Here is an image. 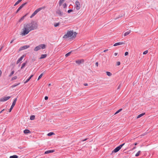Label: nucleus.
Segmentation results:
<instances>
[{
  "mask_svg": "<svg viewBox=\"0 0 158 158\" xmlns=\"http://www.w3.org/2000/svg\"><path fill=\"white\" fill-rule=\"evenodd\" d=\"M26 24L27 25V27H29L31 31L37 29L38 27L37 23L33 21H32L30 23Z\"/></svg>",
  "mask_w": 158,
  "mask_h": 158,
  "instance_id": "f257e3e1",
  "label": "nucleus"
},
{
  "mask_svg": "<svg viewBox=\"0 0 158 158\" xmlns=\"http://www.w3.org/2000/svg\"><path fill=\"white\" fill-rule=\"evenodd\" d=\"M77 34V33L75 32H74L73 31H68L67 34L64 35L63 38H67L70 37L71 38L73 39L76 37Z\"/></svg>",
  "mask_w": 158,
  "mask_h": 158,
  "instance_id": "f03ea898",
  "label": "nucleus"
},
{
  "mask_svg": "<svg viewBox=\"0 0 158 158\" xmlns=\"http://www.w3.org/2000/svg\"><path fill=\"white\" fill-rule=\"evenodd\" d=\"M27 25L25 24L24 26V28L23 29V31L22 32L21 35H25L28 34L29 32L31 31L29 27H27Z\"/></svg>",
  "mask_w": 158,
  "mask_h": 158,
  "instance_id": "7ed1b4c3",
  "label": "nucleus"
},
{
  "mask_svg": "<svg viewBox=\"0 0 158 158\" xmlns=\"http://www.w3.org/2000/svg\"><path fill=\"white\" fill-rule=\"evenodd\" d=\"M46 47V46L45 44H41L35 47L34 50L35 51H37L41 49H44Z\"/></svg>",
  "mask_w": 158,
  "mask_h": 158,
  "instance_id": "20e7f679",
  "label": "nucleus"
},
{
  "mask_svg": "<svg viewBox=\"0 0 158 158\" xmlns=\"http://www.w3.org/2000/svg\"><path fill=\"white\" fill-rule=\"evenodd\" d=\"M44 7H42L40 8H39L37 9L30 16L31 18H32L39 11L41 10L43 8H44Z\"/></svg>",
  "mask_w": 158,
  "mask_h": 158,
  "instance_id": "39448f33",
  "label": "nucleus"
},
{
  "mask_svg": "<svg viewBox=\"0 0 158 158\" xmlns=\"http://www.w3.org/2000/svg\"><path fill=\"white\" fill-rule=\"evenodd\" d=\"M17 101V98H15L13 102V103L12 104V105L11 106V107H10V109L9 110V112H10L12 109H13V108L14 107V106H15V104H16V101Z\"/></svg>",
  "mask_w": 158,
  "mask_h": 158,
  "instance_id": "423d86ee",
  "label": "nucleus"
},
{
  "mask_svg": "<svg viewBox=\"0 0 158 158\" xmlns=\"http://www.w3.org/2000/svg\"><path fill=\"white\" fill-rule=\"evenodd\" d=\"M75 6L76 9L79 10L81 7V5L79 2L78 1H76L75 2Z\"/></svg>",
  "mask_w": 158,
  "mask_h": 158,
  "instance_id": "0eeeda50",
  "label": "nucleus"
},
{
  "mask_svg": "<svg viewBox=\"0 0 158 158\" xmlns=\"http://www.w3.org/2000/svg\"><path fill=\"white\" fill-rule=\"evenodd\" d=\"M10 96L4 97L0 99V102H5L9 99L10 98Z\"/></svg>",
  "mask_w": 158,
  "mask_h": 158,
  "instance_id": "6e6552de",
  "label": "nucleus"
},
{
  "mask_svg": "<svg viewBox=\"0 0 158 158\" xmlns=\"http://www.w3.org/2000/svg\"><path fill=\"white\" fill-rule=\"evenodd\" d=\"M27 4V2H26L23 4L17 10L16 13H17L25 5H26Z\"/></svg>",
  "mask_w": 158,
  "mask_h": 158,
  "instance_id": "1a4fd4ad",
  "label": "nucleus"
},
{
  "mask_svg": "<svg viewBox=\"0 0 158 158\" xmlns=\"http://www.w3.org/2000/svg\"><path fill=\"white\" fill-rule=\"evenodd\" d=\"M29 47H30V46L29 45H25V46H23L22 47H21L20 48V49H19V51H20L21 50L26 49L29 48Z\"/></svg>",
  "mask_w": 158,
  "mask_h": 158,
  "instance_id": "9d476101",
  "label": "nucleus"
},
{
  "mask_svg": "<svg viewBox=\"0 0 158 158\" xmlns=\"http://www.w3.org/2000/svg\"><path fill=\"white\" fill-rule=\"evenodd\" d=\"M56 13L60 16H61L63 15V13L61 12L60 10L58 9L56 11Z\"/></svg>",
  "mask_w": 158,
  "mask_h": 158,
  "instance_id": "9b49d317",
  "label": "nucleus"
},
{
  "mask_svg": "<svg viewBox=\"0 0 158 158\" xmlns=\"http://www.w3.org/2000/svg\"><path fill=\"white\" fill-rule=\"evenodd\" d=\"M120 150V149L118 147H117L112 151L111 154H112L114 152L116 153L118 152Z\"/></svg>",
  "mask_w": 158,
  "mask_h": 158,
  "instance_id": "f8f14e48",
  "label": "nucleus"
},
{
  "mask_svg": "<svg viewBox=\"0 0 158 158\" xmlns=\"http://www.w3.org/2000/svg\"><path fill=\"white\" fill-rule=\"evenodd\" d=\"M84 62V60L83 59H81L80 60H77L75 62L77 64H80L82 63H83Z\"/></svg>",
  "mask_w": 158,
  "mask_h": 158,
  "instance_id": "ddd939ff",
  "label": "nucleus"
},
{
  "mask_svg": "<svg viewBox=\"0 0 158 158\" xmlns=\"http://www.w3.org/2000/svg\"><path fill=\"white\" fill-rule=\"evenodd\" d=\"M25 56L24 55H23L22 56H21L19 59V60H17V63H16L17 64H18L20 61H21V60H23V58Z\"/></svg>",
  "mask_w": 158,
  "mask_h": 158,
  "instance_id": "4468645a",
  "label": "nucleus"
},
{
  "mask_svg": "<svg viewBox=\"0 0 158 158\" xmlns=\"http://www.w3.org/2000/svg\"><path fill=\"white\" fill-rule=\"evenodd\" d=\"M124 44V42H119L117 43H115V44H114L113 46H118V45L123 44Z\"/></svg>",
  "mask_w": 158,
  "mask_h": 158,
  "instance_id": "2eb2a0df",
  "label": "nucleus"
},
{
  "mask_svg": "<svg viewBox=\"0 0 158 158\" xmlns=\"http://www.w3.org/2000/svg\"><path fill=\"white\" fill-rule=\"evenodd\" d=\"M54 152V150H49L45 151L44 154H48L49 153H52Z\"/></svg>",
  "mask_w": 158,
  "mask_h": 158,
  "instance_id": "dca6fc26",
  "label": "nucleus"
},
{
  "mask_svg": "<svg viewBox=\"0 0 158 158\" xmlns=\"http://www.w3.org/2000/svg\"><path fill=\"white\" fill-rule=\"evenodd\" d=\"M23 132L25 134H27L28 133H31V132L28 129H25L23 131Z\"/></svg>",
  "mask_w": 158,
  "mask_h": 158,
  "instance_id": "f3484780",
  "label": "nucleus"
},
{
  "mask_svg": "<svg viewBox=\"0 0 158 158\" xmlns=\"http://www.w3.org/2000/svg\"><path fill=\"white\" fill-rule=\"evenodd\" d=\"M33 76V75H31L25 81H24V83L26 84L28 82V81H30L31 79Z\"/></svg>",
  "mask_w": 158,
  "mask_h": 158,
  "instance_id": "a211bd4d",
  "label": "nucleus"
},
{
  "mask_svg": "<svg viewBox=\"0 0 158 158\" xmlns=\"http://www.w3.org/2000/svg\"><path fill=\"white\" fill-rule=\"evenodd\" d=\"M47 56V55L46 54H42L41 56L40 57V59H42L46 57Z\"/></svg>",
  "mask_w": 158,
  "mask_h": 158,
  "instance_id": "6ab92c4d",
  "label": "nucleus"
},
{
  "mask_svg": "<svg viewBox=\"0 0 158 158\" xmlns=\"http://www.w3.org/2000/svg\"><path fill=\"white\" fill-rule=\"evenodd\" d=\"M145 114V113H143L141 114H139L137 117V118H140V117H141L142 116H143Z\"/></svg>",
  "mask_w": 158,
  "mask_h": 158,
  "instance_id": "aec40b11",
  "label": "nucleus"
},
{
  "mask_svg": "<svg viewBox=\"0 0 158 158\" xmlns=\"http://www.w3.org/2000/svg\"><path fill=\"white\" fill-rule=\"evenodd\" d=\"M131 32V31L130 30H129V31H127V32H125L124 34V36H126L127 35H129L130 33Z\"/></svg>",
  "mask_w": 158,
  "mask_h": 158,
  "instance_id": "412c9836",
  "label": "nucleus"
},
{
  "mask_svg": "<svg viewBox=\"0 0 158 158\" xmlns=\"http://www.w3.org/2000/svg\"><path fill=\"white\" fill-rule=\"evenodd\" d=\"M20 84V83H17V84H14L13 85H12L11 86V87L13 88H14L17 86H18V85H19V84Z\"/></svg>",
  "mask_w": 158,
  "mask_h": 158,
  "instance_id": "4be33fe9",
  "label": "nucleus"
},
{
  "mask_svg": "<svg viewBox=\"0 0 158 158\" xmlns=\"http://www.w3.org/2000/svg\"><path fill=\"white\" fill-rule=\"evenodd\" d=\"M35 116L34 115H32L30 116V119L31 120H33L35 119Z\"/></svg>",
  "mask_w": 158,
  "mask_h": 158,
  "instance_id": "5701e85b",
  "label": "nucleus"
},
{
  "mask_svg": "<svg viewBox=\"0 0 158 158\" xmlns=\"http://www.w3.org/2000/svg\"><path fill=\"white\" fill-rule=\"evenodd\" d=\"M18 156L16 155H14L13 156H10V158H18Z\"/></svg>",
  "mask_w": 158,
  "mask_h": 158,
  "instance_id": "b1692460",
  "label": "nucleus"
},
{
  "mask_svg": "<svg viewBox=\"0 0 158 158\" xmlns=\"http://www.w3.org/2000/svg\"><path fill=\"white\" fill-rule=\"evenodd\" d=\"M26 16V15H24L20 19L19 22H21L24 19V18Z\"/></svg>",
  "mask_w": 158,
  "mask_h": 158,
  "instance_id": "393cba45",
  "label": "nucleus"
},
{
  "mask_svg": "<svg viewBox=\"0 0 158 158\" xmlns=\"http://www.w3.org/2000/svg\"><path fill=\"white\" fill-rule=\"evenodd\" d=\"M54 135H55V133H54L53 132H50L47 134V135L49 136H51Z\"/></svg>",
  "mask_w": 158,
  "mask_h": 158,
  "instance_id": "a878e982",
  "label": "nucleus"
},
{
  "mask_svg": "<svg viewBox=\"0 0 158 158\" xmlns=\"http://www.w3.org/2000/svg\"><path fill=\"white\" fill-rule=\"evenodd\" d=\"M22 0H18L15 4L14 6H15L20 3Z\"/></svg>",
  "mask_w": 158,
  "mask_h": 158,
  "instance_id": "bb28decb",
  "label": "nucleus"
},
{
  "mask_svg": "<svg viewBox=\"0 0 158 158\" xmlns=\"http://www.w3.org/2000/svg\"><path fill=\"white\" fill-rule=\"evenodd\" d=\"M15 71L14 70H13L12 71V72H11V73L9 74V77H11L14 73Z\"/></svg>",
  "mask_w": 158,
  "mask_h": 158,
  "instance_id": "cd10ccee",
  "label": "nucleus"
},
{
  "mask_svg": "<svg viewBox=\"0 0 158 158\" xmlns=\"http://www.w3.org/2000/svg\"><path fill=\"white\" fill-rule=\"evenodd\" d=\"M71 52H72V51H71V52H69L68 53H67V54H66L65 55V57H68L70 55V54L71 53Z\"/></svg>",
  "mask_w": 158,
  "mask_h": 158,
  "instance_id": "c85d7f7f",
  "label": "nucleus"
},
{
  "mask_svg": "<svg viewBox=\"0 0 158 158\" xmlns=\"http://www.w3.org/2000/svg\"><path fill=\"white\" fill-rule=\"evenodd\" d=\"M124 144L125 143H123V144L120 145L118 147L120 149L124 145Z\"/></svg>",
  "mask_w": 158,
  "mask_h": 158,
  "instance_id": "c756f323",
  "label": "nucleus"
},
{
  "mask_svg": "<svg viewBox=\"0 0 158 158\" xmlns=\"http://www.w3.org/2000/svg\"><path fill=\"white\" fill-rule=\"evenodd\" d=\"M27 64V62H26L22 64V66L21 67V69H22Z\"/></svg>",
  "mask_w": 158,
  "mask_h": 158,
  "instance_id": "7c9ffc66",
  "label": "nucleus"
},
{
  "mask_svg": "<svg viewBox=\"0 0 158 158\" xmlns=\"http://www.w3.org/2000/svg\"><path fill=\"white\" fill-rule=\"evenodd\" d=\"M106 74L109 76H110L112 75L111 73L109 72H106Z\"/></svg>",
  "mask_w": 158,
  "mask_h": 158,
  "instance_id": "2f4dec72",
  "label": "nucleus"
},
{
  "mask_svg": "<svg viewBox=\"0 0 158 158\" xmlns=\"http://www.w3.org/2000/svg\"><path fill=\"white\" fill-rule=\"evenodd\" d=\"M122 109H119V110H117L115 113L114 114H118V113H119L121 111H122Z\"/></svg>",
  "mask_w": 158,
  "mask_h": 158,
  "instance_id": "473e14b6",
  "label": "nucleus"
},
{
  "mask_svg": "<svg viewBox=\"0 0 158 158\" xmlns=\"http://www.w3.org/2000/svg\"><path fill=\"white\" fill-rule=\"evenodd\" d=\"M64 2L63 0H60L59 2V5L60 6L62 3Z\"/></svg>",
  "mask_w": 158,
  "mask_h": 158,
  "instance_id": "72a5a7b5",
  "label": "nucleus"
},
{
  "mask_svg": "<svg viewBox=\"0 0 158 158\" xmlns=\"http://www.w3.org/2000/svg\"><path fill=\"white\" fill-rule=\"evenodd\" d=\"M43 74H44V73H41L39 77L38 78V80H39V79H40L42 77V76H43Z\"/></svg>",
  "mask_w": 158,
  "mask_h": 158,
  "instance_id": "f704fd0d",
  "label": "nucleus"
},
{
  "mask_svg": "<svg viewBox=\"0 0 158 158\" xmlns=\"http://www.w3.org/2000/svg\"><path fill=\"white\" fill-rule=\"evenodd\" d=\"M140 152H141L140 151H138V152L136 154L135 156L137 157L139 156V154L140 153Z\"/></svg>",
  "mask_w": 158,
  "mask_h": 158,
  "instance_id": "c9c22d12",
  "label": "nucleus"
},
{
  "mask_svg": "<svg viewBox=\"0 0 158 158\" xmlns=\"http://www.w3.org/2000/svg\"><path fill=\"white\" fill-rule=\"evenodd\" d=\"M17 78V77L16 76H14L11 78V81H13L15 80Z\"/></svg>",
  "mask_w": 158,
  "mask_h": 158,
  "instance_id": "e433bc0d",
  "label": "nucleus"
},
{
  "mask_svg": "<svg viewBox=\"0 0 158 158\" xmlns=\"http://www.w3.org/2000/svg\"><path fill=\"white\" fill-rule=\"evenodd\" d=\"M60 24L59 23H56L54 24V26L55 27H57Z\"/></svg>",
  "mask_w": 158,
  "mask_h": 158,
  "instance_id": "4c0bfd02",
  "label": "nucleus"
},
{
  "mask_svg": "<svg viewBox=\"0 0 158 158\" xmlns=\"http://www.w3.org/2000/svg\"><path fill=\"white\" fill-rule=\"evenodd\" d=\"M73 11V10L72 9H69L68 11V13H70L71 12H72Z\"/></svg>",
  "mask_w": 158,
  "mask_h": 158,
  "instance_id": "58836bf2",
  "label": "nucleus"
},
{
  "mask_svg": "<svg viewBox=\"0 0 158 158\" xmlns=\"http://www.w3.org/2000/svg\"><path fill=\"white\" fill-rule=\"evenodd\" d=\"M148 51L146 50L143 52V54H144V55L146 54H147L148 53Z\"/></svg>",
  "mask_w": 158,
  "mask_h": 158,
  "instance_id": "ea45409f",
  "label": "nucleus"
},
{
  "mask_svg": "<svg viewBox=\"0 0 158 158\" xmlns=\"http://www.w3.org/2000/svg\"><path fill=\"white\" fill-rule=\"evenodd\" d=\"M67 6V4L66 3H64L63 4V7L64 8H65Z\"/></svg>",
  "mask_w": 158,
  "mask_h": 158,
  "instance_id": "a19ab883",
  "label": "nucleus"
},
{
  "mask_svg": "<svg viewBox=\"0 0 158 158\" xmlns=\"http://www.w3.org/2000/svg\"><path fill=\"white\" fill-rule=\"evenodd\" d=\"M128 52H126L125 53L124 55H125V56H127L128 55Z\"/></svg>",
  "mask_w": 158,
  "mask_h": 158,
  "instance_id": "79ce46f5",
  "label": "nucleus"
},
{
  "mask_svg": "<svg viewBox=\"0 0 158 158\" xmlns=\"http://www.w3.org/2000/svg\"><path fill=\"white\" fill-rule=\"evenodd\" d=\"M120 64V62L119 61H118L117 62V65L118 66Z\"/></svg>",
  "mask_w": 158,
  "mask_h": 158,
  "instance_id": "37998d69",
  "label": "nucleus"
},
{
  "mask_svg": "<svg viewBox=\"0 0 158 158\" xmlns=\"http://www.w3.org/2000/svg\"><path fill=\"white\" fill-rule=\"evenodd\" d=\"M44 99L45 100H47L48 99V96H45V98H44Z\"/></svg>",
  "mask_w": 158,
  "mask_h": 158,
  "instance_id": "c03bdc74",
  "label": "nucleus"
},
{
  "mask_svg": "<svg viewBox=\"0 0 158 158\" xmlns=\"http://www.w3.org/2000/svg\"><path fill=\"white\" fill-rule=\"evenodd\" d=\"M4 47V46H1V48H0V52H1V50H2V48Z\"/></svg>",
  "mask_w": 158,
  "mask_h": 158,
  "instance_id": "a18cd8bd",
  "label": "nucleus"
},
{
  "mask_svg": "<svg viewBox=\"0 0 158 158\" xmlns=\"http://www.w3.org/2000/svg\"><path fill=\"white\" fill-rule=\"evenodd\" d=\"M121 86V84H120L118 86V87L117 88V89H120Z\"/></svg>",
  "mask_w": 158,
  "mask_h": 158,
  "instance_id": "49530a36",
  "label": "nucleus"
},
{
  "mask_svg": "<svg viewBox=\"0 0 158 158\" xmlns=\"http://www.w3.org/2000/svg\"><path fill=\"white\" fill-rule=\"evenodd\" d=\"M5 110V109H3L0 112V114L3 111H4V110Z\"/></svg>",
  "mask_w": 158,
  "mask_h": 158,
  "instance_id": "de8ad7c7",
  "label": "nucleus"
},
{
  "mask_svg": "<svg viewBox=\"0 0 158 158\" xmlns=\"http://www.w3.org/2000/svg\"><path fill=\"white\" fill-rule=\"evenodd\" d=\"M95 65H96V66H98V62H96L95 63Z\"/></svg>",
  "mask_w": 158,
  "mask_h": 158,
  "instance_id": "09e8293b",
  "label": "nucleus"
},
{
  "mask_svg": "<svg viewBox=\"0 0 158 158\" xmlns=\"http://www.w3.org/2000/svg\"><path fill=\"white\" fill-rule=\"evenodd\" d=\"M14 40H15V39H13V40H12L10 41V43H12L13 42V41H14Z\"/></svg>",
  "mask_w": 158,
  "mask_h": 158,
  "instance_id": "8fccbe9b",
  "label": "nucleus"
},
{
  "mask_svg": "<svg viewBox=\"0 0 158 158\" xmlns=\"http://www.w3.org/2000/svg\"><path fill=\"white\" fill-rule=\"evenodd\" d=\"M2 73V72L1 70H0V77L1 76Z\"/></svg>",
  "mask_w": 158,
  "mask_h": 158,
  "instance_id": "3c124183",
  "label": "nucleus"
},
{
  "mask_svg": "<svg viewBox=\"0 0 158 158\" xmlns=\"http://www.w3.org/2000/svg\"><path fill=\"white\" fill-rule=\"evenodd\" d=\"M108 51V49H106V50H104L103 52H107Z\"/></svg>",
  "mask_w": 158,
  "mask_h": 158,
  "instance_id": "603ef678",
  "label": "nucleus"
},
{
  "mask_svg": "<svg viewBox=\"0 0 158 158\" xmlns=\"http://www.w3.org/2000/svg\"><path fill=\"white\" fill-rule=\"evenodd\" d=\"M87 139H88L86 138V139H85L83 140L82 141H84L86 140Z\"/></svg>",
  "mask_w": 158,
  "mask_h": 158,
  "instance_id": "864d4df0",
  "label": "nucleus"
},
{
  "mask_svg": "<svg viewBox=\"0 0 158 158\" xmlns=\"http://www.w3.org/2000/svg\"><path fill=\"white\" fill-rule=\"evenodd\" d=\"M84 85L85 86H86L88 85V84L87 83H85L84 84Z\"/></svg>",
  "mask_w": 158,
  "mask_h": 158,
  "instance_id": "5fc2aeb1",
  "label": "nucleus"
},
{
  "mask_svg": "<svg viewBox=\"0 0 158 158\" xmlns=\"http://www.w3.org/2000/svg\"><path fill=\"white\" fill-rule=\"evenodd\" d=\"M136 148V147H133V148H132V150H134Z\"/></svg>",
  "mask_w": 158,
  "mask_h": 158,
  "instance_id": "6e6d98bb",
  "label": "nucleus"
},
{
  "mask_svg": "<svg viewBox=\"0 0 158 158\" xmlns=\"http://www.w3.org/2000/svg\"><path fill=\"white\" fill-rule=\"evenodd\" d=\"M118 54V53H115L114 54V55L115 56H116Z\"/></svg>",
  "mask_w": 158,
  "mask_h": 158,
  "instance_id": "4d7b16f0",
  "label": "nucleus"
},
{
  "mask_svg": "<svg viewBox=\"0 0 158 158\" xmlns=\"http://www.w3.org/2000/svg\"><path fill=\"white\" fill-rule=\"evenodd\" d=\"M138 143H134V144L135 145H136Z\"/></svg>",
  "mask_w": 158,
  "mask_h": 158,
  "instance_id": "13d9d810",
  "label": "nucleus"
},
{
  "mask_svg": "<svg viewBox=\"0 0 158 158\" xmlns=\"http://www.w3.org/2000/svg\"><path fill=\"white\" fill-rule=\"evenodd\" d=\"M145 135V134H142L141 136H143Z\"/></svg>",
  "mask_w": 158,
  "mask_h": 158,
  "instance_id": "bf43d9fd",
  "label": "nucleus"
},
{
  "mask_svg": "<svg viewBox=\"0 0 158 158\" xmlns=\"http://www.w3.org/2000/svg\"><path fill=\"white\" fill-rule=\"evenodd\" d=\"M50 85H51V84H49V86H50Z\"/></svg>",
  "mask_w": 158,
  "mask_h": 158,
  "instance_id": "052dcab7",
  "label": "nucleus"
},
{
  "mask_svg": "<svg viewBox=\"0 0 158 158\" xmlns=\"http://www.w3.org/2000/svg\"><path fill=\"white\" fill-rule=\"evenodd\" d=\"M134 83V82L133 83V84L134 85L135 84V83Z\"/></svg>",
  "mask_w": 158,
  "mask_h": 158,
  "instance_id": "680f3d73",
  "label": "nucleus"
},
{
  "mask_svg": "<svg viewBox=\"0 0 158 158\" xmlns=\"http://www.w3.org/2000/svg\"><path fill=\"white\" fill-rule=\"evenodd\" d=\"M134 83V82L133 83V84L134 85L135 84V83Z\"/></svg>",
  "mask_w": 158,
  "mask_h": 158,
  "instance_id": "e2e57ef3",
  "label": "nucleus"
},
{
  "mask_svg": "<svg viewBox=\"0 0 158 158\" xmlns=\"http://www.w3.org/2000/svg\"><path fill=\"white\" fill-rule=\"evenodd\" d=\"M32 61H34V60L33 59H32Z\"/></svg>",
  "mask_w": 158,
  "mask_h": 158,
  "instance_id": "0e129e2a",
  "label": "nucleus"
}]
</instances>
